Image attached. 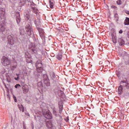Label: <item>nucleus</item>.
Instances as JSON below:
<instances>
[{
    "label": "nucleus",
    "instance_id": "nucleus-1",
    "mask_svg": "<svg viewBox=\"0 0 129 129\" xmlns=\"http://www.w3.org/2000/svg\"><path fill=\"white\" fill-rule=\"evenodd\" d=\"M125 79L120 82V85L119 87L118 90V93L119 94H121L123 92V86L125 87L127 89H129V83L126 79Z\"/></svg>",
    "mask_w": 129,
    "mask_h": 129
},
{
    "label": "nucleus",
    "instance_id": "nucleus-2",
    "mask_svg": "<svg viewBox=\"0 0 129 129\" xmlns=\"http://www.w3.org/2000/svg\"><path fill=\"white\" fill-rule=\"evenodd\" d=\"M1 63L4 66H7L10 64V60L8 58L3 56L2 59Z\"/></svg>",
    "mask_w": 129,
    "mask_h": 129
},
{
    "label": "nucleus",
    "instance_id": "nucleus-3",
    "mask_svg": "<svg viewBox=\"0 0 129 129\" xmlns=\"http://www.w3.org/2000/svg\"><path fill=\"white\" fill-rule=\"evenodd\" d=\"M42 112L44 116L46 118L50 119H52V116L51 112L49 110H48L46 111L45 112H44L43 111Z\"/></svg>",
    "mask_w": 129,
    "mask_h": 129
},
{
    "label": "nucleus",
    "instance_id": "nucleus-4",
    "mask_svg": "<svg viewBox=\"0 0 129 129\" xmlns=\"http://www.w3.org/2000/svg\"><path fill=\"white\" fill-rule=\"evenodd\" d=\"M29 48L34 53H35L37 52V48L34 44H30L29 46Z\"/></svg>",
    "mask_w": 129,
    "mask_h": 129
},
{
    "label": "nucleus",
    "instance_id": "nucleus-5",
    "mask_svg": "<svg viewBox=\"0 0 129 129\" xmlns=\"http://www.w3.org/2000/svg\"><path fill=\"white\" fill-rule=\"evenodd\" d=\"M32 28V26H30L29 24H27L26 26L25 29L28 36H30L31 34V28Z\"/></svg>",
    "mask_w": 129,
    "mask_h": 129
},
{
    "label": "nucleus",
    "instance_id": "nucleus-6",
    "mask_svg": "<svg viewBox=\"0 0 129 129\" xmlns=\"http://www.w3.org/2000/svg\"><path fill=\"white\" fill-rule=\"evenodd\" d=\"M37 29L39 31V34L40 36L41 37L43 36L44 35L45 33L43 29L42 28H40L38 27H37Z\"/></svg>",
    "mask_w": 129,
    "mask_h": 129
},
{
    "label": "nucleus",
    "instance_id": "nucleus-7",
    "mask_svg": "<svg viewBox=\"0 0 129 129\" xmlns=\"http://www.w3.org/2000/svg\"><path fill=\"white\" fill-rule=\"evenodd\" d=\"M36 68H43L41 61L40 60L38 61L36 63Z\"/></svg>",
    "mask_w": 129,
    "mask_h": 129
},
{
    "label": "nucleus",
    "instance_id": "nucleus-8",
    "mask_svg": "<svg viewBox=\"0 0 129 129\" xmlns=\"http://www.w3.org/2000/svg\"><path fill=\"white\" fill-rule=\"evenodd\" d=\"M31 9H33L32 11L33 12L36 14H37L38 12V10L34 6L31 5Z\"/></svg>",
    "mask_w": 129,
    "mask_h": 129
},
{
    "label": "nucleus",
    "instance_id": "nucleus-9",
    "mask_svg": "<svg viewBox=\"0 0 129 129\" xmlns=\"http://www.w3.org/2000/svg\"><path fill=\"white\" fill-rule=\"evenodd\" d=\"M118 42L119 45L120 46H123L125 42L124 40L120 38L118 39Z\"/></svg>",
    "mask_w": 129,
    "mask_h": 129
},
{
    "label": "nucleus",
    "instance_id": "nucleus-10",
    "mask_svg": "<svg viewBox=\"0 0 129 129\" xmlns=\"http://www.w3.org/2000/svg\"><path fill=\"white\" fill-rule=\"evenodd\" d=\"M11 36H9L8 37V41L9 43L11 44L12 45L14 44V41L12 37Z\"/></svg>",
    "mask_w": 129,
    "mask_h": 129
},
{
    "label": "nucleus",
    "instance_id": "nucleus-11",
    "mask_svg": "<svg viewBox=\"0 0 129 129\" xmlns=\"http://www.w3.org/2000/svg\"><path fill=\"white\" fill-rule=\"evenodd\" d=\"M16 16L17 22L18 24H19L20 21L19 14V13H16Z\"/></svg>",
    "mask_w": 129,
    "mask_h": 129
},
{
    "label": "nucleus",
    "instance_id": "nucleus-12",
    "mask_svg": "<svg viewBox=\"0 0 129 129\" xmlns=\"http://www.w3.org/2000/svg\"><path fill=\"white\" fill-rule=\"evenodd\" d=\"M5 10L4 9L1 8L0 10V13L1 16L4 17L5 14Z\"/></svg>",
    "mask_w": 129,
    "mask_h": 129
},
{
    "label": "nucleus",
    "instance_id": "nucleus-13",
    "mask_svg": "<svg viewBox=\"0 0 129 129\" xmlns=\"http://www.w3.org/2000/svg\"><path fill=\"white\" fill-rule=\"evenodd\" d=\"M124 24L125 25H129V18L126 17L125 19Z\"/></svg>",
    "mask_w": 129,
    "mask_h": 129
},
{
    "label": "nucleus",
    "instance_id": "nucleus-14",
    "mask_svg": "<svg viewBox=\"0 0 129 129\" xmlns=\"http://www.w3.org/2000/svg\"><path fill=\"white\" fill-rule=\"evenodd\" d=\"M46 126L48 128H51L52 127V124L50 121H48L46 123Z\"/></svg>",
    "mask_w": 129,
    "mask_h": 129
},
{
    "label": "nucleus",
    "instance_id": "nucleus-15",
    "mask_svg": "<svg viewBox=\"0 0 129 129\" xmlns=\"http://www.w3.org/2000/svg\"><path fill=\"white\" fill-rule=\"evenodd\" d=\"M18 107L19 109L21 111V110L22 112L24 111V108L23 106L21 105H18Z\"/></svg>",
    "mask_w": 129,
    "mask_h": 129
},
{
    "label": "nucleus",
    "instance_id": "nucleus-16",
    "mask_svg": "<svg viewBox=\"0 0 129 129\" xmlns=\"http://www.w3.org/2000/svg\"><path fill=\"white\" fill-rule=\"evenodd\" d=\"M23 93H26L28 91V89L25 87H24L22 88Z\"/></svg>",
    "mask_w": 129,
    "mask_h": 129
},
{
    "label": "nucleus",
    "instance_id": "nucleus-17",
    "mask_svg": "<svg viewBox=\"0 0 129 129\" xmlns=\"http://www.w3.org/2000/svg\"><path fill=\"white\" fill-rule=\"evenodd\" d=\"M59 105V113H61L62 112V110L63 109V106L61 103V104Z\"/></svg>",
    "mask_w": 129,
    "mask_h": 129
},
{
    "label": "nucleus",
    "instance_id": "nucleus-18",
    "mask_svg": "<svg viewBox=\"0 0 129 129\" xmlns=\"http://www.w3.org/2000/svg\"><path fill=\"white\" fill-rule=\"evenodd\" d=\"M20 33L21 35H23L24 31L23 28L21 27H20L19 28Z\"/></svg>",
    "mask_w": 129,
    "mask_h": 129
},
{
    "label": "nucleus",
    "instance_id": "nucleus-19",
    "mask_svg": "<svg viewBox=\"0 0 129 129\" xmlns=\"http://www.w3.org/2000/svg\"><path fill=\"white\" fill-rule=\"evenodd\" d=\"M36 68L37 70L38 73H41L42 72L43 70V68Z\"/></svg>",
    "mask_w": 129,
    "mask_h": 129
},
{
    "label": "nucleus",
    "instance_id": "nucleus-20",
    "mask_svg": "<svg viewBox=\"0 0 129 129\" xmlns=\"http://www.w3.org/2000/svg\"><path fill=\"white\" fill-rule=\"evenodd\" d=\"M49 3L50 7L51 8H52L53 6V2H52L50 1H49Z\"/></svg>",
    "mask_w": 129,
    "mask_h": 129
},
{
    "label": "nucleus",
    "instance_id": "nucleus-21",
    "mask_svg": "<svg viewBox=\"0 0 129 129\" xmlns=\"http://www.w3.org/2000/svg\"><path fill=\"white\" fill-rule=\"evenodd\" d=\"M62 55H57V58L59 60H60L62 58Z\"/></svg>",
    "mask_w": 129,
    "mask_h": 129
},
{
    "label": "nucleus",
    "instance_id": "nucleus-22",
    "mask_svg": "<svg viewBox=\"0 0 129 129\" xmlns=\"http://www.w3.org/2000/svg\"><path fill=\"white\" fill-rule=\"evenodd\" d=\"M114 17L116 21H118V14H115L114 15Z\"/></svg>",
    "mask_w": 129,
    "mask_h": 129
},
{
    "label": "nucleus",
    "instance_id": "nucleus-23",
    "mask_svg": "<svg viewBox=\"0 0 129 129\" xmlns=\"http://www.w3.org/2000/svg\"><path fill=\"white\" fill-rule=\"evenodd\" d=\"M116 3L118 5H121L122 4L121 1L120 0H118L116 2Z\"/></svg>",
    "mask_w": 129,
    "mask_h": 129
},
{
    "label": "nucleus",
    "instance_id": "nucleus-24",
    "mask_svg": "<svg viewBox=\"0 0 129 129\" xmlns=\"http://www.w3.org/2000/svg\"><path fill=\"white\" fill-rule=\"evenodd\" d=\"M53 114L56 116H57L56 111L55 109L53 110Z\"/></svg>",
    "mask_w": 129,
    "mask_h": 129
},
{
    "label": "nucleus",
    "instance_id": "nucleus-25",
    "mask_svg": "<svg viewBox=\"0 0 129 129\" xmlns=\"http://www.w3.org/2000/svg\"><path fill=\"white\" fill-rule=\"evenodd\" d=\"M112 41L113 43H116V39L115 37L113 38Z\"/></svg>",
    "mask_w": 129,
    "mask_h": 129
},
{
    "label": "nucleus",
    "instance_id": "nucleus-26",
    "mask_svg": "<svg viewBox=\"0 0 129 129\" xmlns=\"http://www.w3.org/2000/svg\"><path fill=\"white\" fill-rule=\"evenodd\" d=\"M19 75V74H16V75L17 76V78H15L14 79L15 80H18L19 79V78L18 77Z\"/></svg>",
    "mask_w": 129,
    "mask_h": 129
},
{
    "label": "nucleus",
    "instance_id": "nucleus-27",
    "mask_svg": "<svg viewBox=\"0 0 129 129\" xmlns=\"http://www.w3.org/2000/svg\"><path fill=\"white\" fill-rule=\"evenodd\" d=\"M20 86V85L19 84H17L15 86V87L16 88H17V87H19Z\"/></svg>",
    "mask_w": 129,
    "mask_h": 129
},
{
    "label": "nucleus",
    "instance_id": "nucleus-28",
    "mask_svg": "<svg viewBox=\"0 0 129 129\" xmlns=\"http://www.w3.org/2000/svg\"><path fill=\"white\" fill-rule=\"evenodd\" d=\"M29 60L28 61V60L27 59H26V61L27 63H29L31 62V61L30 59H29Z\"/></svg>",
    "mask_w": 129,
    "mask_h": 129
},
{
    "label": "nucleus",
    "instance_id": "nucleus-29",
    "mask_svg": "<svg viewBox=\"0 0 129 129\" xmlns=\"http://www.w3.org/2000/svg\"><path fill=\"white\" fill-rule=\"evenodd\" d=\"M13 98L14 99L15 102H16L17 100H16V98L15 96H13Z\"/></svg>",
    "mask_w": 129,
    "mask_h": 129
},
{
    "label": "nucleus",
    "instance_id": "nucleus-30",
    "mask_svg": "<svg viewBox=\"0 0 129 129\" xmlns=\"http://www.w3.org/2000/svg\"><path fill=\"white\" fill-rule=\"evenodd\" d=\"M38 85H42V82H38Z\"/></svg>",
    "mask_w": 129,
    "mask_h": 129
},
{
    "label": "nucleus",
    "instance_id": "nucleus-31",
    "mask_svg": "<svg viewBox=\"0 0 129 129\" xmlns=\"http://www.w3.org/2000/svg\"><path fill=\"white\" fill-rule=\"evenodd\" d=\"M125 13L129 15V11H125Z\"/></svg>",
    "mask_w": 129,
    "mask_h": 129
},
{
    "label": "nucleus",
    "instance_id": "nucleus-32",
    "mask_svg": "<svg viewBox=\"0 0 129 129\" xmlns=\"http://www.w3.org/2000/svg\"><path fill=\"white\" fill-rule=\"evenodd\" d=\"M51 75H52V76L53 77H54L55 76V75L53 73H52V74H51L50 75L51 76Z\"/></svg>",
    "mask_w": 129,
    "mask_h": 129
},
{
    "label": "nucleus",
    "instance_id": "nucleus-33",
    "mask_svg": "<svg viewBox=\"0 0 129 129\" xmlns=\"http://www.w3.org/2000/svg\"><path fill=\"white\" fill-rule=\"evenodd\" d=\"M122 30L121 29L119 31V33L120 34H121L122 33Z\"/></svg>",
    "mask_w": 129,
    "mask_h": 129
},
{
    "label": "nucleus",
    "instance_id": "nucleus-34",
    "mask_svg": "<svg viewBox=\"0 0 129 129\" xmlns=\"http://www.w3.org/2000/svg\"><path fill=\"white\" fill-rule=\"evenodd\" d=\"M1 28H2V29H1V31H3L4 30L3 29H4V27L3 26H2Z\"/></svg>",
    "mask_w": 129,
    "mask_h": 129
},
{
    "label": "nucleus",
    "instance_id": "nucleus-35",
    "mask_svg": "<svg viewBox=\"0 0 129 129\" xmlns=\"http://www.w3.org/2000/svg\"><path fill=\"white\" fill-rule=\"evenodd\" d=\"M112 7H113L114 8H116V7L115 6H113Z\"/></svg>",
    "mask_w": 129,
    "mask_h": 129
},
{
    "label": "nucleus",
    "instance_id": "nucleus-36",
    "mask_svg": "<svg viewBox=\"0 0 129 129\" xmlns=\"http://www.w3.org/2000/svg\"><path fill=\"white\" fill-rule=\"evenodd\" d=\"M3 0H0V3L2 2Z\"/></svg>",
    "mask_w": 129,
    "mask_h": 129
},
{
    "label": "nucleus",
    "instance_id": "nucleus-37",
    "mask_svg": "<svg viewBox=\"0 0 129 129\" xmlns=\"http://www.w3.org/2000/svg\"><path fill=\"white\" fill-rule=\"evenodd\" d=\"M27 115L28 116H29V114H27Z\"/></svg>",
    "mask_w": 129,
    "mask_h": 129
},
{
    "label": "nucleus",
    "instance_id": "nucleus-38",
    "mask_svg": "<svg viewBox=\"0 0 129 129\" xmlns=\"http://www.w3.org/2000/svg\"><path fill=\"white\" fill-rule=\"evenodd\" d=\"M45 80L44 81V82H45Z\"/></svg>",
    "mask_w": 129,
    "mask_h": 129
}]
</instances>
